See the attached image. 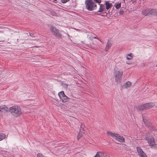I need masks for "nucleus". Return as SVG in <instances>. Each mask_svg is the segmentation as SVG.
Listing matches in <instances>:
<instances>
[{"label":"nucleus","mask_w":157,"mask_h":157,"mask_svg":"<svg viewBox=\"0 0 157 157\" xmlns=\"http://www.w3.org/2000/svg\"><path fill=\"white\" fill-rule=\"evenodd\" d=\"M9 111L14 116L17 117L22 113L21 107L17 105H14L9 108Z\"/></svg>","instance_id":"nucleus-1"},{"label":"nucleus","mask_w":157,"mask_h":157,"mask_svg":"<svg viewBox=\"0 0 157 157\" xmlns=\"http://www.w3.org/2000/svg\"><path fill=\"white\" fill-rule=\"evenodd\" d=\"M86 8L89 10L92 11L97 8L96 4L92 0H86L85 2Z\"/></svg>","instance_id":"nucleus-2"},{"label":"nucleus","mask_w":157,"mask_h":157,"mask_svg":"<svg viewBox=\"0 0 157 157\" xmlns=\"http://www.w3.org/2000/svg\"><path fill=\"white\" fill-rule=\"evenodd\" d=\"M107 134L121 143L124 142V138L119 134L113 133L111 132H108Z\"/></svg>","instance_id":"nucleus-3"},{"label":"nucleus","mask_w":157,"mask_h":157,"mask_svg":"<svg viewBox=\"0 0 157 157\" xmlns=\"http://www.w3.org/2000/svg\"><path fill=\"white\" fill-rule=\"evenodd\" d=\"M123 71H121L116 70L115 71L114 75H115V80L117 82L120 83L121 81Z\"/></svg>","instance_id":"nucleus-4"},{"label":"nucleus","mask_w":157,"mask_h":157,"mask_svg":"<svg viewBox=\"0 0 157 157\" xmlns=\"http://www.w3.org/2000/svg\"><path fill=\"white\" fill-rule=\"evenodd\" d=\"M8 108L5 105H2L0 106V117L3 118L6 115L8 111Z\"/></svg>","instance_id":"nucleus-5"},{"label":"nucleus","mask_w":157,"mask_h":157,"mask_svg":"<svg viewBox=\"0 0 157 157\" xmlns=\"http://www.w3.org/2000/svg\"><path fill=\"white\" fill-rule=\"evenodd\" d=\"M145 140L147 141L148 143L151 147H154L155 145L154 139L152 136H148L147 135H146Z\"/></svg>","instance_id":"nucleus-6"},{"label":"nucleus","mask_w":157,"mask_h":157,"mask_svg":"<svg viewBox=\"0 0 157 157\" xmlns=\"http://www.w3.org/2000/svg\"><path fill=\"white\" fill-rule=\"evenodd\" d=\"M50 29L52 33L56 36L60 38L62 35L60 33L58 29L53 26L50 27Z\"/></svg>","instance_id":"nucleus-7"},{"label":"nucleus","mask_w":157,"mask_h":157,"mask_svg":"<svg viewBox=\"0 0 157 157\" xmlns=\"http://www.w3.org/2000/svg\"><path fill=\"white\" fill-rule=\"evenodd\" d=\"M146 109H151L155 106L154 103H148L145 104Z\"/></svg>","instance_id":"nucleus-8"},{"label":"nucleus","mask_w":157,"mask_h":157,"mask_svg":"<svg viewBox=\"0 0 157 157\" xmlns=\"http://www.w3.org/2000/svg\"><path fill=\"white\" fill-rule=\"evenodd\" d=\"M136 109L138 111H140L146 110L145 104L138 106Z\"/></svg>","instance_id":"nucleus-9"},{"label":"nucleus","mask_w":157,"mask_h":157,"mask_svg":"<svg viewBox=\"0 0 157 157\" xmlns=\"http://www.w3.org/2000/svg\"><path fill=\"white\" fill-rule=\"evenodd\" d=\"M137 151L139 155L141 156L144 155V154H145L143 150L139 147H136Z\"/></svg>","instance_id":"nucleus-10"},{"label":"nucleus","mask_w":157,"mask_h":157,"mask_svg":"<svg viewBox=\"0 0 157 157\" xmlns=\"http://www.w3.org/2000/svg\"><path fill=\"white\" fill-rule=\"evenodd\" d=\"M142 14L144 16L150 15V9L143 10L142 12Z\"/></svg>","instance_id":"nucleus-11"},{"label":"nucleus","mask_w":157,"mask_h":157,"mask_svg":"<svg viewBox=\"0 0 157 157\" xmlns=\"http://www.w3.org/2000/svg\"><path fill=\"white\" fill-rule=\"evenodd\" d=\"M150 15H157V9H150Z\"/></svg>","instance_id":"nucleus-12"},{"label":"nucleus","mask_w":157,"mask_h":157,"mask_svg":"<svg viewBox=\"0 0 157 157\" xmlns=\"http://www.w3.org/2000/svg\"><path fill=\"white\" fill-rule=\"evenodd\" d=\"M99 157H106L107 155L106 153L103 151H99L97 153Z\"/></svg>","instance_id":"nucleus-13"},{"label":"nucleus","mask_w":157,"mask_h":157,"mask_svg":"<svg viewBox=\"0 0 157 157\" xmlns=\"http://www.w3.org/2000/svg\"><path fill=\"white\" fill-rule=\"evenodd\" d=\"M143 121L146 125L147 126V127H149L151 125V124L149 122V121L148 120L146 119L143 116Z\"/></svg>","instance_id":"nucleus-14"},{"label":"nucleus","mask_w":157,"mask_h":157,"mask_svg":"<svg viewBox=\"0 0 157 157\" xmlns=\"http://www.w3.org/2000/svg\"><path fill=\"white\" fill-rule=\"evenodd\" d=\"M111 45L112 44L108 41L105 48V51L106 52L108 51L109 49L111 47Z\"/></svg>","instance_id":"nucleus-15"},{"label":"nucleus","mask_w":157,"mask_h":157,"mask_svg":"<svg viewBox=\"0 0 157 157\" xmlns=\"http://www.w3.org/2000/svg\"><path fill=\"white\" fill-rule=\"evenodd\" d=\"M132 83L129 81L126 82L124 84V87L125 88H127L130 87L132 86Z\"/></svg>","instance_id":"nucleus-16"},{"label":"nucleus","mask_w":157,"mask_h":157,"mask_svg":"<svg viewBox=\"0 0 157 157\" xmlns=\"http://www.w3.org/2000/svg\"><path fill=\"white\" fill-rule=\"evenodd\" d=\"M126 57L127 59L131 60L133 57V55L132 53H130L126 55Z\"/></svg>","instance_id":"nucleus-17"},{"label":"nucleus","mask_w":157,"mask_h":157,"mask_svg":"<svg viewBox=\"0 0 157 157\" xmlns=\"http://www.w3.org/2000/svg\"><path fill=\"white\" fill-rule=\"evenodd\" d=\"M58 94L60 99L62 98L65 95L63 91L59 92Z\"/></svg>","instance_id":"nucleus-18"},{"label":"nucleus","mask_w":157,"mask_h":157,"mask_svg":"<svg viewBox=\"0 0 157 157\" xmlns=\"http://www.w3.org/2000/svg\"><path fill=\"white\" fill-rule=\"evenodd\" d=\"M105 8V6L102 4H101L100 6L99 10L98 11V12H102Z\"/></svg>","instance_id":"nucleus-19"},{"label":"nucleus","mask_w":157,"mask_h":157,"mask_svg":"<svg viewBox=\"0 0 157 157\" xmlns=\"http://www.w3.org/2000/svg\"><path fill=\"white\" fill-rule=\"evenodd\" d=\"M111 3H109L108 2H106V8L107 10L109 9L111 6Z\"/></svg>","instance_id":"nucleus-20"},{"label":"nucleus","mask_w":157,"mask_h":157,"mask_svg":"<svg viewBox=\"0 0 157 157\" xmlns=\"http://www.w3.org/2000/svg\"><path fill=\"white\" fill-rule=\"evenodd\" d=\"M84 132H83L80 131V132L77 136V138L79 140L80 138L84 134Z\"/></svg>","instance_id":"nucleus-21"},{"label":"nucleus","mask_w":157,"mask_h":157,"mask_svg":"<svg viewBox=\"0 0 157 157\" xmlns=\"http://www.w3.org/2000/svg\"><path fill=\"white\" fill-rule=\"evenodd\" d=\"M6 136L3 133L0 134V141L5 138Z\"/></svg>","instance_id":"nucleus-22"},{"label":"nucleus","mask_w":157,"mask_h":157,"mask_svg":"<svg viewBox=\"0 0 157 157\" xmlns=\"http://www.w3.org/2000/svg\"><path fill=\"white\" fill-rule=\"evenodd\" d=\"M114 6L117 9H119L121 6V3H115L114 5Z\"/></svg>","instance_id":"nucleus-23"},{"label":"nucleus","mask_w":157,"mask_h":157,"mask_svg":"<svg viewBox=\"0 0 157 157\" xmlns=\"http://www.w3.org/2000/svg\"><path fill=\"white\" fill-rule=\"evenodd\" d=\"M68 98L65 95L63 96V97L61 99L63 101L65 102L66 101H67Z\"/></svg>","instance_id":"nucleus-24"},{"label":"nucleus","mask_w":157,"mask_h":157,"mask_svg":"<svg viewBox=\"0 0 157 157\" xmlns=\"http://www.w3.org/2000/svg\"><path fill=\"white\" fill-rule=\"evenodd\" d=\"M70 0H61V2L63 3H65L68 2Z\"/></svg>","instance_id":"nucleus-25"},{"label":"nucleus","mask_w":157,"mask_h":157,"mask_svg":"<svg viewBox=\"0 0 157 157\" xmlns=\"http://www.w3.org/2000/svg\"><path fill=\"white\" fill-rule=\"evenodd\" d=\"M124 12L123 10L122 9H121L119 12V13L120 15H121Z\"/></svg>","instance_id":"nucleus-26"},{"label":"nucleus","mask_w":157,"mask_h":157,"mask_svg":"<svg viewBox=\"0 0 157 157\" xmlns=\"http://www.w3.org/2000/svg\"><path fill=\"white\" fill-rule=\"evenodd\" d=\"M37 157H44V156L42 154L38 153L37 155Z\"/></svg>","instance_id":"nucleus-27"},{"label":"nucleus","mask_w":157,"mask_h":157,"mask_svg":"<svg viewBox=\"0 0 157 157\" xmlns=\"http://www.w3.org/2000/svg\"><path fill=\"white\" fill-rule=\"evenodd\" d=\"M96 2H98V3H100L101 2V0H94Z\"/></svg>","instance_id":"nucleus-28"},{"label":"nucleus","mask_w":157,"mask_h":157,"mask_svg":"<svg viewBox=\"0 0 157 157\" xmlns=\"http://www.w3.org/2000/svg\"><path fill=\"white\" fill-rule=\"evenodd\" d=\"M84 124H82L81 125V128H84Z\"/></svg>","instance_id":"nucleus-29"},{"label":"nucleus","mask_w":157,"mask_h":157,"mask_svg":"<svg viewBox=\"0 0 157 157\" xmlns=\"http://www.w3.org/2000/svg\"><path fill=\"white\" fill-rule=\"evenodd\" d=\"M93 38L94 39H98V40H100L101 42V40H99V38H98L97 36L94 37Z\"/></svg>","instance_id":"nucleus-30"},{"label":"nucleus","mask_w":157,"mask_h":157,"mask_svg":"<svg viewBox=\"0 0 157 157\" xmlns=\"http://www.w3.org/2000/svg\"><path fill=\"white\" fill-rule=\"evenodd\" d=\"M139 157H147L146 154H144V155L140 156Z\"/></svg>","instance_id":"nucleus-31"},{"label":"nucleus","mask_w":157,"mask_h":157,"mask_svg":"<svg viewBox=\"0 0 157 157\" xmlns=\"http://www.w3.org/2000/svg\"><path fill=\"white\" fill-rule=\"evenodd\" d=\"M63 87H65L66 88H67V85L66 84L63 85Z\"/></svg>","instance_id":"nucleus-32"},{"label":"nucleus","mask_w":157,"mask_h":157,"mask_svg":"<svg viewBox=\"0 0 157 157\" xmlns=\"http://www.w3.org/2000/svg\"><path fill=\"white\" fill-rule=\"evenodd\" d=\"M94 157H99V156H98V155L97 153L96 154Z\"/></svg>","instance_id":"nucleus-33"},{"label":"nucleus","mask_w":157,"mask_h":157,"mask_svg":"<svg viewBox=\"0 0 157 157\" xmlns=\"http://www.w3.org/2000/svg\"><path fill=\"white\" fill-rule=\"evenodd\" d=\"M83 128H80V131H81V130H82L83 131Z\"/></svg>","instance_id":"nucleus-34"},{"label":"nucleus","mask_w":157,"mask_h":157,"mask_svg":"<svg viewBox=\"0 0 157 157\" xmlns=\"http://www.w3.org/2000/svg\"><path fill=\"white\" fill-rule=\"evenodd\" d=\"M127 63L128 64H130L129 63V62H127Z\"/></svg>","instance_id":"nucleus-35"},{"label":"nucleus","mask_w":157,"mask_h":157,"mask_svg":"<svg viewBox=\"0 0 157 157\" xmlns=\"http://www.w3.org/2000/svg\"><path fill=\"white\" fill-rule=\"evenodd\" d=\"M54 1H56L57 0H54Z\"/></svg>","instance_id":"nucleus-36"}]
</instances>
